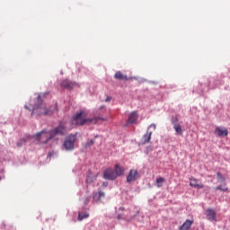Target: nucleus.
<instances>
[{"mask_svg": "<svg viewBox=\"0 0 230 230\" xmlns=\"http://www.w3.org/2000/svg\"><path fill=\"white\" fill-rule=\"evenodd\" d=\"M64 134H66V125L59 123V125L51 131L43 130L37 133L34 136V139H36V141L39 143L46 144L48 141H50V139H53L55 136H64Z\"/></svg>", "mask_w": 230, "mask_h": 230, "instance_id": "1", "label": "nucleus"}, {"mask_svg": "<svg viewBox=\"0 0 230 230\" xmlns=\"http://www.w3.org/2000/svg\"><path fill=\"white\" fill-rule=\"evenodd\" d=\"M74 121H75V125H79L82 127L84 125H96L98 121H107L106 118L95 117L92 119H87V113L84 111H81L79 113H76L74 116Z\"/></svg>", "mask_w": 230, "mask_h": 230, "instance_id": "2", "label": "nucleus"}, {"mask_svg": "<svg viewBox=\"0 0 230 230\" xmlns=\"http://www.w3.org/2000/svg\"><path fill=\"white\" fill-rule=\"evenodd\" d=\"M55 111H57V104L54 105V110L46 108V104L40 99V95L37 97L36 103L32 106V114H36V116H51Z\"/></svg>", "mask_w": 230, "mask_h": 230, "instance_id": "3", "label": "nucleus"}, {"mask_svg": "<svg viewBox=\"0 0 230 230\" xmlns=\"http://www.w3.org/2000/svg\"><path fill=\"white\" fill-rule=\"evenodd\" d=\"M75 143H76V135H69L65 138L63 148L66 152H73L75 150Z\"/></svg>", "mask_w": 230, "mask_h": 230, "instance_id": "4", "label": "nucleus"}, {"mask_svg": "<svg viewBox=\"0 0 230 230\" xmlns=\"http://www.w3.org/2000/svg\"><path fill=\"white\" fill-rule=\"evenodd\" d=\"M171 123L173 125V128L176 134H178V136H182L183 130H182V126L179 124V118H177V116L172 117Z\"/></svg>", "mask_w": 230, "mask_h": 230, "instance_id": "5", "label": "nucleus"}, {"mask_svg": "<svg viewBox=\"0 0 230 230\" xmlns=\"http://www.w3.org/2000/svg\"><path fill=\"white\" fill-rule=\"evenodd\" d=\"M141 175L139 174V172L136 169H131L127 176V182H134L139 179Z\"/></svg>", "mask_w": 230, "mask_h": 230, "instance_id": "6", "label": "nucleus"}, {"mask_svg": "<svg viewBox=\"0 0 230 230\" xmlns=\"http://www.w3.org/2000/svg\"><path fill=\"white\" fill-rule=\"evenodd\" d=\"M103 179L106 181H116V173L111 168H108L103 172Z\"/></svg>", "mask_w": 230, "mask_h": 230, "instance_id": "7", "label": "nucleus"}, {"mask_svg": "<svg viewBox=\"0 0 230 230\" xmlns=\"http://www.w3.org/2000/svg\"><path fill=\"white\" fill-rule=\"evenodd\" d=\"M214 134L218 137H226V136L229 135V131L226 128L217 127L214 130Z\"/></svg>", "mask_w": 230, "mask_h": 230, "instance_id": "8", "label": "nucleus"}, {"mask_svg": "<svg viewBox=\"0 0 230 230\" xmlns=\"http://www.w3.org/2000/svg\"><path fill=\"white\" fill-rule=\"evenodd\" d=\"M206 217L210 222H217V210L213 208H208L206 210Z\"/></svg>", "mask_w": 230, "mask_h": 230, "instance_id": "9", "label": "nucleus"}, {"mask_svg": "<svg viewBox=\"0 0 230 230\" xmlns=\"http://www.w3.org/2000/svg\"><path fill=\"white\" fill-rule=\"evenodd\" d=\"M78 85L77 83L73 82V81H69L67 79H65L64 81H62L60 86L63 87V89H73L74 87H76Z\"/></svg>", "mask_w": 230, "mask_h": 230, "instance_id": "10", "label": "nucleus"}, {"mask_svg": "<svg viewBox=\"0 0 230 230\" xmlns=\"http://www.w3.org/2000/svg\"><path fill=\"white\" fill-rule=\"evenodd\" d=\"M195 224V220L193 218L187 219L185 222L180 226V230H190L191 229V226Z\"/></svg>", "mask_w": 230, "mask_h": 230, "instance_id": "11", "label": "nucleus"}, {"mask_svg": "<svg viewBox=\"0 0 230 230\" xmlns=\"http://www.w3.org/2000/svg\"><path fill=\"white\" fill-rule=\"evenodd\" d=\"M190 186H191V188H198L202 190L204 188V184L202 183H199V180H197L196 178H190Z\"/></svg>", "mask_w": 230, "mask_h": 230, "instance_id": "12", "label": "nucleus"}, {"mask_svg": "<svg viewBox=\"0 0 230 230\" xmlns=\"http://www.w3.org/2000/svg\"><path fill=\"white\" fill-rule=\"evenodd\" d=\"M114 79L115 80H123L126 82L130 80V78H128V76H127V75H123V73H121V71H118L115 73Z\"/></svg>", "mask_w": 230, "mask_h": 230, "instance_id": "13", "label": "nucleus"}, {"mask_svg": "<svg viewBox=\"0 0 230 230\" xmlns=\"http://www.w3.org/2000/svg\"><path fill=\"white\" fill-rule=\"evenodd\" d=\"M137 111H132L129 115H128V123H137Z\"/></svg>", "mask_w": 230, "mask_h": 230, "instance_id": "14", "label": "nucleus"}, {"mask_svg": "<svg viewBox=\"0 0 230 230\" xmlns=\"http://www.w3.org/2000/svg\"><path fill=\"white\" fill-rule=\"evenodd\" d=\"M113 172H115L117 179H118V177H121V175H123V173H125V170L123 168H121V166H119V164H118L115 165V169Z\"/></svg>", "mask_w": 230, "mask_h": 230, "instance_id": "15", "label": "nucleus"}, {"mask_svg": "<svg viewBox=\"0 0 230 230\" xmlns=\"http://www.w3.org/2000/svg\"><path fill=\"white\" fill-rule=\"evenodd\" d=\"M150 139H152V131H147L142 137V145L150 143Z\"/></svg>", "mask_w": 230, "mask_h": 230, "instance_id": "16", "label": "nucleus"}, {"mask_svg": "<svg viewBox=\"0 0 230 230\" xmlns=\"http://www.w3.org/2000/svg\"><path fill=\"white\" fill-rule=\"evenodd\" d=\"M166 181V180H164V178L163 177H158L156 178V188H163V184H164V182Z\"/></svg>", "mask_w": 230, "mask_h": 230, "instance_id": "17", "label": "nucleus"}, {"mask_svg": "<svg viewBox=\"0 0 230 230\" xmlns=\"http://www.w3.org/2000/svg\"><path fill=\"white\" fill-rule=\"evenodd\" d=\"M84 218H89V213L85 212V213H79L78 214V220L80 222H82V220H84Z\"/></svg>", "mask_w": 230, "mask_h": 230, "instance_id": "18", "label": "nucleus"}, {"mask_svg": "<svg viewBox=\"0 0 230 230\" xmlns=\"http://www.w3.org/2000/svg\"><path fill=\"white\" fill-rule=\"evenodd\" d=\"M96 180V177H93V176H87L86 177V184H92V182H94V181Z\"/></svg>", "mask_w": 230, "mask_h": 230, "instance_id": "19", "label": "nucleus"}, {"mask_svg": "<svg viewBox=\"0 0 230 230\" xmlns=\"http://www.w3.org/2000/svg\"><path fill=\"white\" fill-rule=\"evenodd\" d=\"M217 179L221 181V182H226V177H224V175H222V173L217 172Z\"/></svg>", "mask_w": 230, "mask_h": 230, "instance_id": "20", "label": "nucleus"}, {"mask_svg": "<svg viewBox=\"0 0 230 230\" xmlns=\"http://www.w3.org/2000/svg\"><path fill=\"white\" fill-rule=\"evenodd\" d=\"M216 190H219V191H227V187H226V186H217V188H216Z\"/></svg>", "mask_w": 230, "mask_h": 230, "instance_id": "21", "label": "nucleus"}, {"mask_svg": "<svg viewBox=\"0 0 230 230\" xmlns=\"http://www.w3.org/2000/svg\"><path fill=\"white\" fill-rule=\"evenodd\" d=\"M94 145V140H90L85 144V148H88V146H93Z\"/></svg>", "mask_w": 230, "mask_h": 230, "instance_id": "22", "label": "nucleus"}, {"mask_svg": "<svg viewBox=\"0 0 230 230\" xmlns=\"http://www.w3.org/2000/svg\"><path fill=\"white\" fill-rule=\"evenodd\" d=\"M149 128H153L154 130H155V128H156L155 124V123L151 124V125L149 126Z\"/></svg>", "mask_w": 230, "mask_h": 230, "instance_id": "23", "label": "nucleus"}, {"mask_svg": "<svg viewBox=\"0 0 230 230\" xmlns=\"http://www.w3.org/2000/svg\"><path fill=\"white\" fill-rule=\"evenodd\" d=\"M101 197H105V193L103 191H99V199Z\"/></svg>", "mask_w": 230, "mask_h": 230, "instance_id": "24", "label": "nucleus"}, {"mask_svg": "<svg viewBox=\"0 0 230 230\" xmlns=\"http://www.w3.org/2000/svg\"><path fill=\"white\" fill-rule=\"evenodd\" d=\"M22 143H26V140L22 139V140L20 141V145L18 144V146H22Z\"/></svg>", "mask_w": 230, "mask_h": 230, "instance_id": "25", "label": "nucleus"}, {"mask_svg": "<svg viewBox=\"0 0 230 230\" xmlns=\"http://www.w3.org/2000/svg\"><path fill=\"white\" fill-rule=\"evenodd\" d=\"M102 186H103L104 188H107V187L109 186V182L104 181V182L102 183Z\"/></svg>", "mask_w": 230, "mask_h": 230, "instance_id": "26", "label": "nucleus"}, {"mask_svg": "<svg viewBox=\"0 0 230 230\" xmlns=\"http://www.w3.org/2000/svg\"><path fill=\"white\" fill-rule=\"evenodd\" d=\"M89 200H91V198H86L84 200V205L86 206V204L89 202Z\"/></svg>", "mask_w": 230, "mask_h": 230, "instance_id": "27", "label": "nucleus"}, {"mask_svg": "<svg viewBox=\"0 0 230 230\" xmlns=\"http://www.w3.org/2000/svg\"><path fill=\"white\" fill-rule=\"evenodd\" d=\"M111 100H112V98L111 96H108L106 99H105V102H111Z\"/></svg>", "mask_w": 230, "mask_h": 230, "instance_id": "28", "label": "nucleus"}, {"mask_svg": "<svg viewBox=\"0 0 230 230\" xmlns=\"http://www.w3.org/2000/svg\"><path fill=\"white\" fill-rule=\"evenodd\" d=\"M99 109L102 111V109H105V106H101Z\"/></svg>", "mask_w": 230, "mask_h": 230, "instance_id": "29", "label": "nucleus"}, {"mask_svg": "<svg viewBox=\"0 0 230 230\" xmlns=\"http://www.w3.org/2000/svg\"><path fill=\"white\" fill-rule=\"evenodd\" d=\"M25 109H30V108H28V106H25Z\"/></svg>", "mask_w": 230, "mask_h": 230, "instance_id": "30", "label": "nucleus"}]
</instances>
